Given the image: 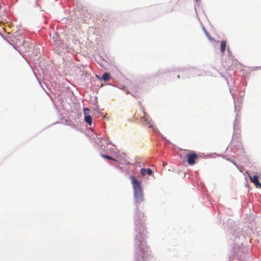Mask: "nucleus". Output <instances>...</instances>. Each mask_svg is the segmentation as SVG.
Returning <instances> with one entry per match:
<instances>
[{
    "label": "nucleus",
    "instance_id": "8",
    "mask_svg": "<svg viewBox=\"0 0 261 261\" xmlns=\"http://www.w3.org/2000/svg\"><path fill=\"white\" fill-rule=\"evenodd\" d=\"M226 49V41L222 40L221 43L220 50L222 53H224Z\"/></svg>",
    "mask_w": 261,
    "mask_h": 261
},
{
    "label": "nucleus",
    "instance_id": "15",
    "mask_svg": "<svg viewBox=\"0 0 261 261\" xmlns=\"http://www.w3.org/2000/svg\"><path fill=\"white\" fill-rule=\"evenodd\" d=\"M29 1V0H26V1H27V2H28Z\"/></svg>",
    "mask_w": 261,
    "mask_h": 261
},
{
    "label": "nucleus",
    "instance_id": "5",
    "mask_svg": "<svg viewBox=\"0 0 261 261\" xmlns=\"http://www.w3.org/2000/svg\"><path fill=\"white\" fill-rule=\"evenodd\" d=\"M249 177L251 181L254 183L256 187H258V186L260 184L258 181V176L257 175H255L253 177L249 175Z\"/></svg>",
    "mask_w": 261,
    "mask_h": 261
},
{
    "label": "nucleus",
    "instance_id": "13",
    "mask_svg": "<svg viewBox=\"0 0 261 261\" xmlns=\"http://www.w3.org/2000/svg\"><path fill=\"white\" fill-rule=\"evenodd\" d=\"M258 187H259V188H261V184H260L258 186Z\"/></svg>",
    "mask_w": 261,
    "mask_h": 261
},
{
    "label": "nucleus",
    "instance_id": "4",
    "mask_svg": "<svg viewBox=\"0 0 261 261\" xmlns=\"http://www.w3.org/2000/svg\"><path fill=\"white\" fill-rule=\"evenodd\" d=\"M89 112L90 110L88 108H84L85 121L89 125H91L92 123V117L89 114Z\"/></svg>",
    "mask_w": 261,
    "mask_h": 261
},
{
    "label": "nucleus",
    "instance_id": "10",
    "mask_svg": "<svg viewBox=\"0 0 261 261\" xmlns=\"http://www.w3.org/2000/svg\"><path fill=\"white\" fill-rule=\"evenodd\" d=\"M101 156L102 157H103V158L105 159H108V160H113V161H116V160L114 159H113V158H112L111 156H109V155H106V154H102L101 155Z\"/></svg>",
    "mask_w": 261,
    "mask_h": 261
},
{
    "label": "nucleus",
    "instance_id": "2",
    "mask_svg": "<svg viewBox=\"0 0 261 261\" xmlns=\"http://www.w3.org/2000/svg\"><path fill=\"white\" fill-rule=\"evenodd\" d=\"M140 112L143 115V116H139V114L136 113L134 115L135 118L137 119H141V121L145 122L146 124L148 125L150 127H152L153 121L149 119V116L144 112L143 108L141 107L140 108Z\"/></svg>",
    "mask_w": 261,
    "mask_h": 261
},
{
    "label": "nucleus",
    "instance_id": "11",
    "mask_svg": "<svg viewBox=\"0 0 261 261\" xmlns=\"http://www.w3.org/2000/svg\"><path fill=\"white\" fill-rule=\"evenodd\" d=\"M204 31L205 32V35H206V36L207 37V38L211 40H213V39L211 37L210 34H208V33L206 31V30L205 29H204Z\"/></svg>",
    "mask_w": 261,
    "mask_h": 261
},
{
    "label": "nucleus",
    "instance_id": "9",
    "mask_svg": "<svg viewBox=\"0 0 261 261\" xmlns=\"http://www.w3.org/2000/svg\"><path fill=\"white\" fill-rule=\"evenodd\" d=\"M40 54H39L38 55H34V54H32L31 56V57L34 60H37L38 59H39L40 57Z\"/></svg>",
    "mask_w": 261,
    "mask_h": 261
},
{
    "label": "nucleus",
    "instance_id": "7",
    "mask_svg": "<svg viewBox=\"0 0 261 261\" xmlns=\"http://www.w3.org/2000/svg\"><path fill=\"white\" fill-rule=\"evenodd\" d=\"M110 79V74L108 72H105L102 76V80L105 82L109 81Z\"/></svg>",
    "mask_w": 261,
    "mask_h": 261
},
{
    "label": "nucleus",
    "instance_id": "3",
    "mask_svg": "<svg viewBox=\"0 0 261 261\" xmlns=\"http://www.w3.org/2000/svg\"><path fill=\"white\" fill-rule=\"evenodd\" d=\"M187 162L189 165H193L196 163V161L198 159V155L195 152H191L186 154Z\"/></svg>",
    "mask_w": 261,
    "mask_h": 261
},
{
    "label": "nucleus",
    "instance_id": "12",
    "mask_svg": "<svg viewBox=\"0 0 261 261\" xmlns=\"http://www.w3.org/2000/svg\"><path fill=\"white\" fill-rule=\"evenodd\" d=\"M96 77H97L98 79H99V80H102V77H100L99 76H98V75H96Z\"/></svg>",
    "mask_w": 261,
    "mask_h": 261
},
{
    "label": "nucleus",
    "instance_id": "14",
    "mask_svg": "<svg viewBox=\"0 0 261 261\" xmlns=\"http://www.w3.org/2000/svg\"><path fill=\"white\" fill-rule=\"evenodd\" d=\"M197 2H198L199 0H195Z\"/></svg>",
    "mask_w": 261,
    "mask_h": 261
},
{
    "label": "nucleus",
    "instance_id": "1",
    "mask_svg": "<svg viewBox=\"0 0 261 261\" xmlns=\"http://www.w3.org/2000/svg\"><path fill=\"white\" fill-rule=\"evenodd\" d=\"M130 179L134 189L135 200L137 203H140L143 200V192L141 184L135 176H132Z\"/></svg>",
    "mask_w": 261,
    "mask_h": 261
},
{
    "label": "nucleus",
    "instance_id": "6",
    "mask_svg": "<svg viewBox=\"0 0 261 261\" xmlns=\"http://www.w3.org/2000/svg\"><path fill=\"white\" fill-rule=\"evenodd\" d=\"M141 174L144 176L146 175V174H148V175H151L152 173V170L150 168L145 169V168H142L140 170Z\"/></svg>",
    "mask_w": 261,
    "mask_h": 261
}]
</instances>
